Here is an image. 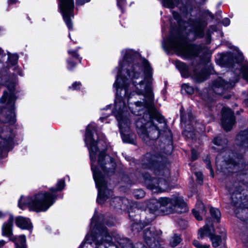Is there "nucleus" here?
<instances>
[{"instance_id": "1", "label": "nucleus", "mask_w": 248, "mask_h": 248, "mask_svg": "<svg viewBox=\"0 0 248 248\" xmlns=\"http://www.w3.org/2000/svg\"><path fill=\"white\" fill-rule=\"evenodd\" d=\"M123 59L119 62L118 75L113 84L116 89L114 108L111 110V105L104 110L113 112L120 124L131 123L132 116L128 112L125 98L127 101L135 95H142L143 102L138 101L128 104L131 113L140 115L146 108L151 107L154 101L151 84L153 72L149 62L140 57L132 49L122 51ZM127 103L128 102H127Z\"/></svg>"}, {"instance_id": "2", "label": "nucleus", "mask_w": 248, "mask_h": 248, "mask_svg": "<svg viewBox=\"0 0 248 248\" xmlns=\"http://www.w3.org/2000/svg\"><path fill=\"white\" fill-rule=\"evenodd\" d=\"M94 134L98 135L96 126L94 125H88L86 130L85 142L89 150L91 169L93 172L96 186L98 188L97 202L98 203L102 204L109 196H112V193L111 190L107 188V184L102 172L104 174L111 175L114 172L116 165L111 156L105 154L104 151H101L99 152L98 155V166H94L93 163L99 152L97 147V141L93 138Z\"/></svg>"}, {"instance_id": "3", "label": "nucleus", "mask_w": 248, "mask_h": 248, "mask_svg": "<svg viewBox=\"0 0 248 248\" xmlns=\"http://www.w3.org/2000/svg\"><path fill=\"white\" fill-rule=\"evenodd\" d=\"M216 62L220 65L229 66L232 73H228V77L231 75L229 79L219 78L214 81L212 88L215 93L221 95L232 89L238 81L241 75L248 82V62L244 60L242 53H238L235 58L230 53L221 54L216 58Z\"/></svg>"}, {"instance_id": "4", "label": "nucleus", "mask_w": 248, "mask_h": 248, "mask_svg": "<svg viewBox=\"0 0 248 248\" xmlns=\"http://www.w3.org/2000/svg\"><path fill=\"white\" fill-rule=\"evenodd\" d=\"M159 157L151 153H147L142 160V166L143 168L153 170L155 177H151L148 173L141 175L139 180L142 182V179L147 188L154 192L165 191L169 186L167 178L170 176L169 170L166 167L160 165L158 162Z\"/></svg>"}, {"instance_id": "5", "label": "nucleus", "mask_w": 248, "mask_h": 248, "mask_svg": "<svg viewBox=\"0 0 248 248\" xmlns=\"http://www.w3.org/2000/svg\"><path fill=\"white\" fill-rule=\"evenodd\" d=\"M163 47L167 50H173L179 56L184 59H191L197 56L202 51L207 52V48L190 45L186 39L180 36L170 35L163 43Z\"/></svg>"}, {"instance_id": "6", "label": "nucleus", "mask_w": 248, "mask_h": 248, "mask_svg": "<svg viewBox=\"0 0 248 248\" xmlns=\"http://www.w3.org/2000/svg\"><path fill=\"white\" fill-rule=\"evenodd\" d=\"M140 125L137 126V132L140 137L147 143L150 140H156L159 136L165 138L166 146H162L163 152L166 154H170L172 150V135L171 131L167 127H164L163 130L160 129L156 125Z\"/></svg>"}, {"instance_id": "7", "label": "nucleus", "mask_w": 248, "mask_h": 248, "mask_svg": "<svg viewBox=\"0 0 248 248\" xmlns=\"http://www.w3.org/2000/svg\"><path fill=\"white\" fill-rule=\"evenodd\" d=\"M56 199L55 195L47 192L40 193L26 198L22 196L19 200L18 206L22 209L27 206L30 210L46 211L53 204Z\"/></svg>"}, {"instance_id": "8", "label": "nucleus", "mask_w": 248, "mask_h": 248, "mask_svg": "<svg viewBox=\"0 0 248 248\" xmlns=\"http://www.w3.org/2000/svg\"><path fill=\"white\" fill-rule=\"evenodd\" d=\"M5 85L7 86L8 91L4 92L0 99V103L4 108L0 111V113L1 116L6 115L5 119L1 121L5 123L14 124L16 122L15 113L16 82L15 81H6Z\"/></svg>"}, {"instance_id": "9", "label": "nucleus", "mask_w": 248, "mask_h": 248, "mask_svg": "<svg viewBox=\"0 0 248 248\" xmlns=\"http://www.w3.org/2000/svg\"><path fill=\"white\" fill-rule=\"evenodd\" d=\"M96 230V235L92 236L96 245L106 243L109 244V247L105 246V248H118V246L113 245L112 242L113 238L120 248H134L133 243L130 239L122 236L119 234L110 235L108 233L106 227L97 226Z\"/></svg>"}, {"instance_id": "10", "label": "nucleus", "mask_w": 248, "mask_h": 248, "mask_svg": "<svg viewBox=\"0 0 248 248\" xmlns=\"http://www.w3.org/2000/svg\"><path fill=\"white\" fill-rule=\"evenodd\" d=\"M0 125V158L7 156L8 151L16 143V133L11 126Z\"/></svg>"}, {"instance_id": "11", "label": "nucleus", "mask_w": 248, "mask_h": 248, "mask_svg": "<svg viewBox=\"0 0 248 248\" xmlns=\"http://www.w3.org/2000/svg\"><path fill=\"white\" fill-rule=\"evenodd\" d=\"M158 201L162 206L166 207L167 214L183 213L188 211L186 202L180 197H161L158 199Z\"/></svg>"}, {"instance_id": "12", "label": "nucleus", "mask_w": 248, "mask_h": 248, "mask_svg": "<svg viewBox=\"0 0 248 248\" xmlns=\"http://www.w3.org/2000/svg\"><path fill=\"white\" fill-rule=\"evenodd\" d=\"M58 6L65 24L69 29H71V18L74 17V0H58Z\"/></svg>"}, {"instance_id": "13", "label": "nucleus", "mask_w": 248, "mask_h": 248, "mask_svg": "<svg viewBox=\"0 0 248 248\" xmlns=\"http://www.w3.org/2000/svg\"><path fill=\"white\" fill-rule=\"evenodd\" d=\"M160 231H157L154 227H149L144 230L143 238L149 248H160L157 240Z\"/></svg>"}, {"instance_id": "14", "label": "nucleus", "mask_w": 248, "mask_h": 248, "mask_svg": "<svg viewBox=\"0 0 248 248\" xmlns=\"http://www.w3.org/2000/svg\"><path fill=\"white\" fill-rule=\"evenodd\" d=\"M215 234L214 227L210 218L206 219L205 225L198 231V238L202 239L205 236H208L211 238Z\"/></svg>"}, {"instance_id": "15", "label": "nucleus", "mask_w": 248, "mask_h": 248, "mask_svg": "<svg viewBox=\"0 0 248 248\" xmlns=\"http://www.w3.org/2000/svg\"><path fill=\"white\" fill-rule=\"evenodd\" d=\"M119 129L123 141L125 143L134 144L135 134L131 131L128 125H119Z\"/></svg>"}, {"instance_id": "16", "label": "nucleus", "mask_w": 248, "mask_h": 248, "mask_svg": "<svg viewBox=\"0 0 248 248\" xmlns=\"http://www.w3.org/2000/svg\"><path fill=\"white\" fill-rule=\"evenodd\" d=\"M78 48H77L76 50L70 49L68 51V53L70 55V57L67 61V68L70 70H73L76 65V63L75 62H73L72 59H75L79 62H81V58L79 57V54L77 52Z\"/></svg>"}, {"instance_id": "17", "label": "nucleus", "mask_w": 248, "mask_h": 248, "mask_svg": "<svg viewBox=\"0 0 248 248\" xmlns=\"http://www.w3.org/2000/svg\"><path fill=\"white\" fill-rule=\"evenodd\" d=\"M236 142L239 146L248 148V129L241 131L237 135Z\"/></svg>"}, {"instance_id": "18", "label": "nucleus", "mask_w": 248, "mask_h": 248, "mask_svg": "<svg viewBox=\"0 0 248 248\" xmlns=\"http://www.w3.org/2000/svg\"><path fill=\"white\" fill-rule=\"evenodd\" d=\"M222 121L223 124H233L234 117L231 110L227 108H223L222 109Z\"/></svg>"}, {"instance_id": "19", "label": "nucleus", "mask_w": 248, "mask_h": 248, "mask_svg": "<svg viewBox=\"0 0 248 248\" xmlns=\"http://www.w3.org/2000/svg\"><path fill=\"white\" fill-rule=\"evenodd\" d=\"M220 233H221V235H216L215 234L212 236H211V238H210L214 248H217L221 245V244L223 242H225L226 234L224 229H222L220 231Z\"/></svg>"}, {"instance_id": "20", "label": "nucleus", "mask_w": 248, "mask_h": 248, "mask_svg": "<svg viewBox=\"0 0 248 248\" xmlns=\"http://www.w3.org/2000/svg\"><path fill=\"white\" fill-rule=\"evenodd\" d=\"M14 221V217L10 216L9 219L5 222L2 227V234L3 236L10 237L12 235V226Z\"/></svg>"}, {"instance_id": "21", "label": "nucleus", "mask_w": 248, "mask_h": 248, "mask_svg": "<svg viewBox=\"0 0 248 248\" xmlns=\"http://www.w3.org/2000/svg\"><path fill=\"white\" fill-rule=\"evenodd\" d=\"M16 225L22 229L29 230L32 228L30 220L28 218L22 217H18L16 219Z\"/></svg>"}, {"instance_id": "22", "label": "nucleus", "mask_w": 248, "mask_h": 248, "mask_svg": "<svg viewBox=\"0 0 248 248\" xmlns=\"http://www.w3.org/2000/svg\"><path fill=\"white\" fill-rule=\"evenodd\" d=\"M10 239L14 242L16 248H27L25 235H21L18 236H15Z\"/></svg>"}, {"instance_id": "23", "label": "nucleus", "mask_w": 248, "mask_h": 248, "mask_svg": "<svg viewBox=\"0 0 248 248\" xmlns=\"http://www.w3.org/2000/svg\"><path fill=\"white\" fill-rule=\"evenodd\" d=\"M175 65L183 77L186 78L189 76L188 67L184 63L178 61L176 62Z\"/></svg>"}, {"instance_id": "24", "label": "nucleus", "mask_w": 248, "mask_h": 248, "mask_svg": "<svg viewBox=\"0 0 248 248\" xmlns=\"http://www.w3.org/2000/svg\"><path fill=\"white\" fill-rule=\"evenodd\" d=\"M180 1L181 0H163L162 4L166 8L173 9L177 6Z\"/></svg>"}, {"instance_id": "25", "label": "nucleus", "mask_w": 248, "mask_h": 248, "mask_svg": "<svg viewBox=\"0 0 248 248\" xmlns=\"http://www.w3.org/2000/svg\"><path fill=\"white\" fill-rule=\"evenodd\" d=\"M181 122L183 123L193 124L197 121L191 112H188L186 115L181 116Z\"/></svg>"}, {"instance_id": "26", "label": "nucleus", "mask_w": 248, "mask_h": 248, "mask_svg": "<svg viewBox=\"0 0 248 248\" xmlns=\"http://www.w3.org/2000/svg\"><path fill=\"white\" fill-rule=\"evenodd\" d=\"M210 212L212 217L216 219L217 222H219L221 217L220 211L218 209L211 207L210 209Z\"/></svg>"}, {"instance_id": "27", "label": "nucleus", "mask_w": 248, "mask_h": 248, "mask_svg": "<svg viewBox=\"0 0 248 248\" xmlns=\"http://www.w3.org/2000/svg\"><path fill=\"white\" fill-rule=\"evenodd\" d=\"M182 241L180 236L174 234L170 239V245L171 247H174L177 246Z\"/></svg>"}, {"instance_id": "28", "label": "nucleus", "mask_w": 248, "mask_h": 248, "mask_svg": "<svg viewBox=\"0 0 248 248\" xmlns=\"http://www.w3.org/2000/svg\"><path fill=\"white\" fill-rule=\"evenodd\" d=\"M152 118L160 124H166L167 123L164 117L159 113L155 112L153 114Z\"/></svg>"}, {"instance_id": "29", "label": "nucleus", "mask_w": 248, "mask_h": 248, "mask_svg": "<svg viewBox=\"0 0 248 248\" xmlns=\"http://www.w3.org/2000/svg\"><path fill=\"white\" fill-rule=\"evenodd\" d=\"M213 142L217 146H221L224 147L227 144V140L226 139H222L219 137H217L213 140Z\"/></svg>"}, {"instance_id": "30", "label": "nucleus", "mask_w": 248, "mask_h": 248, "mask_svg": "<svg viewBox=\"0 0 248 248\" xmlns=\"http://www.w3.org/2000/svg\"><path fill=\"white\" fill-rule=\"evenodd\" d=\"M65 186V182L64 180H60L58 181L56 185V187H52L50 190L52 192H56L61 191L64 188Z\"/></svg>"}, {"instance_id": "31", "label": "nucleus", "mask_w": 248, "mask_h": 248, "mask_svg": "<svg viewBox=\"0 0 248 248\" xmlns=\"http://www.w3.org/2000/svg\"><path fill=\"white\" fill-rule=\"evenodd\" d=\"M242 190L240 188H238V189H237L235 191H232V189H230L229 190V192L231 193V194H232V202L233 203V204L234 205H236L239 202L238 201H235L234 199V196H235V195H238L239 196V197L240 198V192H241Z\"/></svg>"}, {"instance_id": "32", "label": "nucleus", "mask_w": 248, "mask_h": 248, "mask_svg": "<svg viewBox=\"0 0 248 248\" xmlns=\"http://www.w3.org/2000/svg\"><path fill=\"white\" fill-rule=\"evenodd\" d=\"M205 27L204 23L199 24L195 28V32L197 35L202 37L203 35V30Z\"/></svg>"}, {"instance_id": "33", "label": "nucleus", "mask_w": 248, "mask_h": 248, "mask_svg": "<svg viewBox=\"0 0 248 248\" xmlns=\"http://www.w3.org/2000/svg\"><path fill=\"white\" fill-rule=\"evenodd\" d=\"M194 209H197V210L201 211V214L202 215H205L206 214V210L205 209V207L202 202L200 200H198L196 204V207Z\"/></svg>"}, {"instance_id": "34", "label": "nucleus", "mask_w": 248, "mask_h": 248, "mask_svg": "<svg viewBox=\"0 0 248 248\" xmlns=\"http://www.w3.org/2000/svg\"><path fill=\"white\" fill-rule=\"evenodd\" d=\"M145 194L144 191L141 189H136L133 192L134 196L137 199L142 198Z\"/></svg>"}, {"instance_id": "35", "label": "nucleus", "mask_w": 248, "mask_h": 248, "mask_svg": "<svg viewBox=\"0 0 248 248\" xmlns=\"http://www.w3.org/2000/svg\"><path fill=\"white\" fill-rule=\"evenodd\" d=\"M182 90L188 94H192L193 93V88L187 84H184L182 85Z\"/></svg>"}, {"instance_id": "36", "label": "nucleus", "mask_w": 248, "mask_h": 248, "mask_svg": "<svg viewBox=\"0 0 248 248\" xmlns=\"http://www.w3.org/2000/svg\"><path fill=\"white\" fill-rule=\"evenodd\" d=\"M193 245L196 248H210V246L209 245L202 244L196 240H194L193 241Z\"/></svg>"}, {"instance_id": "37", "label": "nucleus", "mask_w": 248, "mask_h": 248, "mask_svg": "<svg viewBox=\"0 0 248 248\" xmlns=\"http://www.w3.org/2000/svg\"><path fill=\"white\" fill-rule=\"evenodd\" d=\"M18 59V56L16 54H10L8 55V60L12 65L16 63Z\"/></svg>"}, {"instance_id": "38", "label": "nucleus", "mask_w": 248, "mask_h": 248, "mask_svg": "<svg viewBox=\"0 0 248 248\" xmlns=\"http://www.w3.org/2000/svg\"><path fill=\"white\" fill-rule=\"evenodd\" d=\"M82 85L80 82H74L71 86H70L68 88L69 90H80L81 89Z\"/></svg>"}, {"instance_id": "39", "label": "nucleus", "mask_w": 248, "mask_h": 248, "mask_svg": "<svg viewBox=\"0 0 248 248\" xmlns=\"http://www.w3.org/2000/svg\"><path fill=\"white\" fill-rule=\"evenodd\" d=\"M180 11L184 16L187 17L189 13H190L191 12L192 9L190 7L188 6H186L183 8H181Z\"/></svg>"}, {"instance_id": "40", "label": "nucleus", "mask_w": 248, "mask_h": 248, "mask_svg": "<svg viewBox=\"0 0 248 248\" xmlns=\"http://www.w3.org/2000/svg\"><path fill=\"white\" fill-rule=\"evenodd\" d=\"M117 6L123 12L124 8L126 5V0H117Z\"/></svg>"}, {"instance_id": "41", "label": "nucleus", "mask_w": 248, "mask_h": 248, "mask_svg": "<svg viewBox=\"0 0 248 248\" xmlns=\"http://www.w3.org/2000/svg\"><path fill=\"white\" fill-rule=\"evenodd\" d=\"M192 213L197 220H202V216L203 215L201 214V211L197 210V209H193Z\"/></svg>"}, {"instance_id": "42", "label": "nucleus", "mask_w": 248, "mask_h": 248, "mask_svg": "<svg viewBox=\"0 0 248 248\" xmlns=\"http://www.w3.org/2000/svg\"><path fill=\"white\" fill-rule=\"evenodd\" d=\"M173 18L177 21V23L179 24L182 19L181 16L177 12L173 11L172 12Z\"/></svg>"}, {"instance_id": "43", "label": "nucleus", "mask_w": 248, "mask_h": 248, "mask_svg": "<svg viewBox=\"0 0 248 248\" xmlns=\"http://www.w3.org/2000/svg\"><path fill=\"white\" fill-rule=\"evenodd\" d=\"M205 162L206 164V168L210 170L211 175H212V177H213L214 176V175H213V169L212 168V166H211V163H210V161L207 159H206L205 160Z\"/></svg>"}, {"instance_id": "44", "label": "nucleus", "mask_w": 248, "mask_h": 248, "mask_svg": "<svg viewBox=\"0 0 248 248\" xmlns=\"http://www.w3.org/2000/svg\"><path fill=\"white\" fill-rule=\"evenodd\" d=\"M196 176L197 177V181L198 183H202V174L201 172H196L195 173Z\"/></svg>"}, {"instance_id": "45", "label": "nucleus", "mask_w": 248, "mask_h": 248, "mask_svg": "<svg viewBox=\"0 0 248 248\" xmlns=\"http://www.w3.org/2000/svg\"><path fill=\"white\" fill-rule=\"evenodd\" d=\"M108 115L101 117L100 118V119H99L100 123H110L111 122L109 121L110 120L109 119H108Z\"/></svg>"}, {"instance_id": "46", "label": "nucleus", "mask_w": 248, "mask_h": 248, "mask_svg": "<svg viewBox=\"0 0 248 248\" xmlns=\"http://www.w3.org/2000/svg\"><path fill=\"white\" fill-rule=\"evenodd\" d=\"M232 125H221V126L226 132H229L232 129Z\"/></svg>"}, {"instance_id": "47", "label": "nucleus", "mask_w": 248, "mask_h": 248, "mask_svg": "<svg viewBox=\"0 0 248 248\" xmlns=\"http://www.w3.org/2000/svg\"><path fill=\"white\" fill-rule=\"evenodd\" d=\"M91 0H76V4L78 5H82L85 3L90 1Z\"/></svg>"}, {"instance_id": "48", "label": "nucleus", "mask_w": 248, "mask_h": 248, "mask_svg": "<svg viewBox=\"0 0 248 248\" xmlns=\"http://www.w3.org/2000/svg\"><path fill=\"white\" fill-rule=\"evenodd\" d=\"M191 158L193 160H195L198 158V154L194 149L192 150L191 151Z\"/></svg>"}, {"instance_id": "49", "label": "nucleus", "mask_w": 248, "mask_h": 248, "mask_svg": "<svg viewBox=\"0 0 248 248\" xmlns=\"http://www.w3.org/2000/svg\"><path fill=\"white\" fill-rule=\"evenodd\" d=\"M222 24L225 26H229L230 25V19L229 18H224L222 20Z\"/></svg>"}, {"instance_id": "50", "label": "nucleus", "mask_w": 248, "mask_h": 248, "mask_svg": "<svg viewBox=\"0 0 248 248\" xmlns=\"http://www.w3.org/2000/svg\"><path fill=\"white\" fill-rule=\"evenodd\" d=\"M206 79V78L204 77V76H198L196 78V80L198 81V82H202V81H203L204 80H205Z\"/></svg>"}, {"instance_id": "51", "label": "nucleus", "mask_w": 248, "mask_h": 248, "mask_svg": "<svg viewBox=\"0 0 248 248\" xmlns=\"http://www.w3.org/2000/svg\"><path fill=\"white\" fill-rule=\"evenodd\" d=\"M229 162V164H232L233 165L234 168H237L239 165V163H237L236 161L230 160Z\"/></svg>"}, {"instance_id": "52", "label": "nucleus", "mask_w": 248, "mask_h": 248, "mask_svg": "<svg viewBox=\"0 0 248 248\" xmlns=\"http://www.w3.org/2000/svg\"><path fill=\"white\" fill-rule=\"evenodd\" d=\"M139 227H140V225L139 223H136V224H134L133 226H132V230L133 231H134L135 229H138L139 228Z\"/></svg>"}, {"instance_id": "53", "label": "nucleus", "mask_w": 248, "mask_h": 248, "mask_svg": "<svg viewBox=\"0 0 248 248\" xmlns=\"http://www.w3.org/2000/svg\"><path fill=\"white\" fill-rule=\"evenodd\" d=\"M5 244V242L4 240H0V248H2Z\"/></svg>"}, {"instance_id": "54", "label": "nucleus", "mask_w": 248, "mask_h": 248, "mask_svg": "<svg viewBox=\"0 0 248 248\" xmlns=\"http://www.w3.org/2000/svg\"><path fill=\"white\" fill-rule=\"evenodd\" d=\"M217 248H227L225 242H223L222 244H221V245Z\"/></svg>"}, {"instance_id": "55", "label": "nucleus", "mask_w": 248, "mask_h": 248, "mask_svg": "<svg viewBox=\"0 0 248 248\" xmlns=\"http://www.w3.org/2000/svg\"><path fill=\"white\" fill-rule=\"evenodd\" d=\"M16 0H8L9 4H13L15 3Z\"/></svg>"}, {"instance_id": "56", "label": "nucleus", "mask_w": 248, "mask_h": 248, "mask_svg": "<svg viewBox=\"0 0 248 248\" xmlns=\"http://www.w3.org/2000/svg\"><path fill=\"white\" fill-rule=\"evenodd\" d=\"M107 224L108 226H111L113 225V224H114V222H111V223L107 222Z\"/></svg>"}, {"instance_id": "57", "label": "nucleus", "mask_w": 248, "mask_h": 248, "mask_svg": "<svg viewBox=\"0 0 248 248\" xmlns=\"http://www.w3.org/2000/svg\"><path fill=\"white\" fill-rule=\"evenodd\" d=\"M245 103L246 105L248 107V98L245 99Z\"/></svg>"}, {"instance_id": "58", "label": "nucleus", "mask_w": 248, "mask_h": 248, "mask_svg": "<svg viewBox=\"0 0 248 248\" xmlns=\"http://www.w3.org/2000/svg\"><path fill=\"white\" fill-rule=\"evenodd\" d=\"M4 214L1 212L0 211V218H2L4 217Z\"/></svg>"}, {"instance_id": "59", "label": "nucleus", "mask_w": 248, "mask_h": 248, "mask_svg": "<svg viewBox=\"0 0 248 248\" xmlns=\"http://www.w3.org/2000/svg\"><path fill=\"white\" fill-rule=\"evenodd\" d=\"M186 131H185L184 132V134H185L186 136H187V135L186 134Z\"/></svg>"}, {"instance_id": "60", "label": "nucleus", "mask_w": 248, "mask_h": 248, "mask_svg": "<svg viewBox=\"0 0 248 248\" xmlns=\"http://www.w3.org/2000/svg\"><path fill=\"white\" fill-rule=\"evenodd\" d=\"M93 219H92V221H91V224H93Z\"/></svg>"}, {"instance_id": "61", "label": "nucleus", "mask_w": 248, "mask_h": 248, "mask_svg": "<svg viewBox=\"0 0 248 248\" xmlns=\"http://www.w3.org/2000/svg\"><path fill=\"white\" fill-rule=\"evenodd\" d=\"M118 199L117 198H115V199H114V200L117 201Z\"/></svg>"}]
</instances>
